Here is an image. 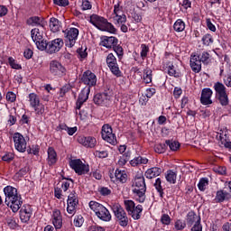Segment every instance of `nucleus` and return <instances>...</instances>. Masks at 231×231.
<instances>
[{
  "label": "nucleus",
  "mask_w": 231,
  "mask_h": 231,
  "mask_svg": "<svg viewBox=\"0 0 231 231\" xmlns=\"http://www.w3.org/2000/svg\"><path fill=\"white\" fill-rule=\"evenodd\" d=\"M4 194L7 207H10L13 212H18L19 208L23 207V198L17 192V189L12 186H6L4 188Z\"/></svg>",
  "instance_id": "1"
},
{
  "label": "nucleus",
  "mask_w": 231,
  "mask_h": 231,
  "mask_svg": "<svg viewBox=\"0 0 231 231\" xmlns=\"http://www.w3.org/2000/svg\"><path fill=\"white\" fill-rule=\"evenodd\" d=\"M132 188L134 199L139 203H143V201H145V192L147 191L145 177H143V174L140 173L135 176Z\"/></svg>",
  "instance_id": "2"
},
{
  "label": "nucleus",
  "mask_w": 231,
  "mask_h": 231,
  "mask_svg": "<svg viewBox=\"0 0 231 231\" xmlns=\"http://www.w3.org/2000/svg\"><path fill=\"white\" fill-rule=\"evenodd\" d=\"M89 23L93 24L97 30L101 32H108V33H116V28L113 23H109L104 16L98 14H92L89 17Z\"/></svg>",
  "instance_id": "3"
},
{
  "label": "nucleus",
  "mask_w": 231,
  "mask_h": 231,
  "mask_svg": "<svg viewBox=\"0 0 231 231\" xmlns=\"http://www.w3.org/2000/svg\"><path fill=\"white\" fill-rule=\"evenodd\" d=\"M112 212L116 217V223L120 225L123 228H125L129 225L131 218L127 216L125 209L119 203H113L111 206Z\"/></svg>",
  "instance_id": "4"
},
{
  "label": "nucleus",
  "mask_w": 231,
  "mask_h": 231,
  "mask_svg": "<svg viewBox=\"0 0 231 231\" xmlns=\"http://www.w3.org/2000/svg\"><path fill=\"white\" fill-rule=\"evenodd\" d=\"M88 206L89 208L92 209V211L95 213L97 217H98V219H100L101 221H105L106 223L111 221V212H109V210L106 207H104V205L97 201L91 200Z\"/></svg>",
  "instance_id": "5"
},
{
  "label": "nucleus",
  "mask_w": 231,
  "mask_h": 231,
  "mask_svg": "<svg viewBox=\"0 0 231 231\" xmlns=\"http://www.w3.org/2000/svg\"><path fill=\"white\" fill-rule=\"evenodd\" d=\"M29 106L33 109L35 115H38L39 116L44 115L46 112V108L44 106V104L41 102V97H39V95L36 93H30L27 97Z\"/></svg>",
  "instance_id": "6"
},
{
  "label": "nucleus",
  "mask_w": 231,
  "mask_h": 231,
  "mask_svg": "<svg viewBox=\"0 0 231 231\" xmlns=\"http://www.w3.org/2000/svg\"><path fill=\"white\" fill-rule=\"evenodd\" d=\"M69 165L78 176H85L89 173V164L80 159H70Z\"/></svg>",
  "instance_id": "7"
},
{
  "label": "nucleus",
  "mask_w": 231,
  "mask_h": 231,
  "mask_svg": "<svg viewBox=\"0 0 231 231\" xmlns=\"http://www.w3.org/2000/svg\"><path fill=\"white\" fill-rule=\"evenodd\" d=\"M216 93L217 99L223 106H228L230 100L228 99V94L226 93V87L219 81L216 82L213 86Z\"/></svg>",
  "instance_id": "8"
},
{
  "label": "nucleus",
  "mask_w": 231,
  "mask_h": 231,
  "mask_svg": "<svg viewBox=\"0 0 231 231\" xmlns=\"http://www.w3.org/2000/svg\"><path fill=\"white\" fill-rule=\"evenodd\" d=\"M110 19L113 20L114 24H124V23H127V16L124 12V7L120 5V3H117L114 5V11L110 15Z\"/></svg>",
  "instance_id": "9"
},
{
  "label": "nucleus",
  "mask_w": 231,
  "mask_h": 231,
  "mask_svg": "<svg viewBox=\"0 0 231 231\" xmlns=\"http://www.w3.org/2000/svg\"><path fill=\"white\" fill-rule=\"evenodd\" d=\"M49 71L53 77H64L67 70L60 61L52 60L49 63Z\"/></svg>",
  "instance_id": "10"
},
{
  "label": "nucleus",
  "mask_w": 231,
  "mask_h": 231,
  "mask_svg": "<svg viewBox=\"0 0 231 231\" xmlns=\"http://www.w3.org/2000/svg\"><path fill=\"white\" fill-rule=\"evenodd\" d=\"M13 142L14 145V149L18 151V152H26V149L28 147V142L23 134L14 133L13 134Z\"/></svg>",
  "instance_id": "11"
},
{
  "label": "nucleus",
  "mask_w": 231,
  "mask_h": 231,
  "mask_svg": "<svg viewBox=\"0 0 231 231\" xmlns=\"http://www.w3.org/2000/svg\"><path fill=\"white\" fill-rule=\"evenodd\" d=\"M77 207H79V195L75 191H71L68 196L67 212L70 216L77 214Z\"/></svg>",
  "instance_id": "12"
},
{
  "label": "nucleus",
  "mask_w": 231,
  "mask_h": 231,
  "mask_svg": "<svg viewBox=\"0 0 231 231\" xmlns=\"http://www.w3.org/2000/svg\"><path fill=\"white\" fill-rule=\"evenodd\" d=\"M106 66L109 68L111 73L115 75V77H122V71L120 70V67H118V61L113 53H109L107 55Z\"/></svg>",
  "instance_id": "13"
},
{
  "label": "nucleus",
  "mask_w": 231,
  "mask_h": 231,
  "mask_svg": "<svg viewBox=\"0 0 231 231\" xmlns=\"http://www.w3.org/2000/svg\"><path fill=\"white\" fill-rule=\"evenodd\" d=\"M101 136L111 145H116V135L113 134V128L109 125H104L101 130Z\"/></svg>",
  "instance_id": "14"
},
{
  "label": "nucleus",
  "mask_w": 231,
  "mask_h": 231,
  "mask_svg": "<svg viewBox=\"0 0 231 231\" xmlns=\"http://www.w3.org/2000/svg\"><path fill=\"white\" fill-rule=\"evenodd\" d=\"M63 33L65 35V39L68 41L69 48H73L77 42V39H79V29L70 27L63 31Z\"/></svg>",
  "instance_id": "15"
},
{
  "label": "nucleus",
  "mask_w": 231,
  "mask_h": 231,
  "mask_svg": "<svg viewBox=\"0 0 231 231\" xmlns=\"http://www.w3.org/2000/svg\"><path fill=\"white\" fill-rule=\"evenodd\" d=\"M62 213L60 211V209H53L51 215V223L53 225L56 230H60V228H62Z\"/></svg>",
  "instance_id": "16"
},
{
  "label": "nucleus",
  "mask_w": 231,
  "mask_h": 231,
  "mask_svg": "<svg viewBox=\"0 0 231 231\" xmlns=\"http://www.w3.org/2000/svg\"><path fill=\"white\" fill-rule=\"evenodd\" d=\"M81 81L86 86H88L89 89H91V88L97 86V75H95L91 70H87L83 73Z\"/></svg>",
  "instance_id": "17"
},
{
  "label": "nucleus",
  "mask_w": 231,
  "mask_h": 231,
  "mask_svg": "<svg viewBox=\"0 0 231 231\" xmlns=\"http://www.w3.org/2000/svg\"><path fill=\"white\" fill-rule=\"evenodd\" d=\"M212 95H214L212 88H203L200 94V104H202V106H212V104H214V101H212Z\"/></svg>",
  "instance_id": "18"
},
{
  "label": "nucleus",
  "mask_w": 231,
  "mask_h": 231,
  "mask_svg": "<svg viewBox=\"0 0 231 231\" xmlns=\"http://www.w3.org/2000/svg\"><path fill=\"white\" fill-rule=\"evenodd\" d=\"M62 46H64V41H62V39L57 38L55 40H52L49 42L47 47V53H57V51H60Z\"/></svg>",
  "instance_id": "19"
},
{
  "label": "nucleus",
  "mask_w": 231,
  "mask_h": 231,
  "mask_svg": "<svg viewBox=\"0 0 231 231\" xmlns=\"http://www.w3.org/2000/svg\"><path fill=\"white\" fill-rule=\"evenodd\" d=\"M189 66L193 73H199V71H201V60L199 54L191 53Z\"/></svg>",
  "instance_id": "20"
},
{
  "label": "nucleus",
  "mask_w": 231,
  "mask_h": 231,
  "mask_svg": "<svg viewBox=\"0 0 231 231\" xmlns=\"http://www.w3.org/2000/svg\"><path fill=\"white\" fill-rule=\"evenodd\" d=\"M78 142L80 143V145H83V147L93 149L95 145H97V139L93 136H84L80 135L78 137Z\"/></svg>",
  "instance_id": "21"
},
{
  "label": "nucleus",
  "mask_w": 231,
  "mask_h": 231,
  "mask_svg": "<svg viewBox=\"0 0 231 231\" xmlns=\"http://www.w3.org/2000/svg\"><path fill=\"white\" fill-rule=\"evenodd\" d=\"M32 206L30 205H23L20 210V219L22 223H28L30 221L32 215Z\"/></svg>",
  "instance_id": "22"
},
{
  "label": "nucleus",
  "mask_w": 231,
  "mask_h": 231,
  "mask_svg": "<svg viewBox=\"0 0 231 231\" xmlns=\"http://www.w3.org/2000/svg\"><path fill=\"white\" fill-rule=\"evenodd\" d=\"M94 102L97 106H105L106 107H107V106L111 104V97L106 93L97 94L94 97Z\"/></svg>",
  "instance_id": "23"
},
{
  "label": "nucleus",
  "mask_w": 231,
  "mask_h": 231,
  "mask_svg": "<svg viewBox=\"0 0 231 231\" xmlns=\"http://www.w3.org/2000/svg\"><path fill=\"white\" fill-rule=\"evenodd\" d=\"M118 44V39L115 36H104L101 38L100 46H104V48H107L108 50L111 48H115Z\"/></svg>",
  "instance_id": "24"
},
{
  "label": "nucleus",
  "mask_w": 231,
  "mask_h": 231,
  "mask_svg": "<svg viewBox=\"0 0 231 231\" xmlns=\"http://www.w3.org/2000/svg\"><path fill=\"white\" fill-rule=\"evenodd\" d=\"M167 73L170 77H174V79H180L182 77L181 70L180 69H177L174 64L168 62L166 65Z\"/></svg>",
  "instance_id": "25"
},
{
  "label": "nucleus",
  "mask_w": 231,
  "mask_h": 231,
  "mask_svg": "<svg viewBox=\"0 0 231 231\" xmlns=\"http://www.w3.org/2000/svg\"><path fill=\"white\" fill-rule=\"evenodd\" d=\"M231 199V195L223 189H219L216 193L215 203H223L224 201H228Z\"/></svg>",
  "instance_id": "26"
},
{
  "label": "nucleus",
  "mask_w": 231,
  "mask_h": 231,
  "mask_svg": "<svg viewBox=\"0 0 231 231\" xmlns=\"http://www.w3.org/2000/svg\"><path fill=\"white\" fill-rule=\"evenodd\" d=\"M162 172H163V170H162V168L152 167V168L148 169L145 171L144 176L148 180H152V178H157V176H160V174H162Z\"/></svg>",
  "instance_id": "27"
},
{
  "label": "nucleus",
  "mask_w": 231,
  "mask_h": 231,
  "mask_svg": "<svg viewBox=\"0 0 231 231\" xmlns=\"http://www.w3.org/2000/svg\"><path fill=\"white\" fill-rule=\"evenodd\" d=\"M48 158L47 162L48 165H55L57 163V160L59 158L57 157V152L53 147H49L47 151Z\"/></svg>",
  "instance_id": "28"
},
{
  "label": "nucleus",
  "mask_w": 231,
  "mask_h": 231,
  "mask_svg": "<svg viewBox=\"0 0 231 231\" xmlns=\"http://www.w3.org/2000/svg\"><path fill=\"white\" fill-rule=\"evenodd\" d=\"M142 212H143V207L137 205L128 213V216L136 221L142 217Z\"/></svg>",
  "instance_id": "29"
},
{
  "label": "nucleus",
  "mask_w": 231,
  "mask_h": 231,
  "mask_svg": "<svg viewBox=\"0 0 231 231\" xmlns=\"http://www.w3.org/2000/svg\"><path fill=\"white\" fill-rule=\"evenodd\" d=\"M149 163V159L142 156H138L130 161V165L132 167H138V165H147Z\"/></svg>",
  "instance_id": "30"
},
{
  "label": "nucleus",
  "mask_w": 231,
  "mask_h": 231,
  "mask_svg": "<svg viewBox=\"0 0 231 231\" xmlns=\"http://www.w3.org/2000/svg\"><path fill=\"white\" fill-rule=\"evenodd\" d=\"M143 82H144V84L152 83V69H151L150 68H146L143 69Z\"/></svg>",
  "instance_id": "31"
},
{
  "label": "nucleus",
  "mask_w": 231,
  "mask_h": 231,
  "mask_svg": "<svg viewBox=\"0 0 231 231\" xmlns=\"http://www.w3.org/2000/svg\"><path fill=\"white\" fill-rule=\"evenodd\" d=\"M115 176L116 181H118L119 183H125V181H127V173L125 171L117 169L116 170Z\"/></svg>",
  "instance_id": "32"
},
{
  "label": "nucleus",
  "mask_w": 231,
  "mask_h": 231,
  "mask_svg": "<svg viewBox=\"0 0 231 231\" xmlns=\"http://www.w3.org/2000/svg\"><path fill=\"white\" fill-rule=\"evenodd\" d=\"M49 26H50L51 32H53V33H57V32H60V22L57 18H51Z\"/></svg>",
  "instance_id": "33"
},
{
  "label": "nucleus",
  "mask_w": 231,
  "mask_h": 231,
  "mask_svg": "<svg viewBox=\"0 0 231 231\" xmlns=\"http://www.w3.org/2000/svg\"><path fill=\"white\" fill-rule=\"evenodd\" d=\"M217 138L219 139L221 145L231 152V142L226 140V134H217Z\"/></svg>",
  "instance_id": "34"
},
{
  "label": "nucleus",
  "mask_w": 231,
  "mask_h": 231,
  "mask_svg": "<svg viewBox=\"0 0 231 231\" xmlns=\"http://www.w3.org/2000/svg\"><path fill=\"white\" fill-rule=\"evenodd\" d=\"M31 36L33 42H37L38 41H42L43 32L39 28H34L31 31Z\"/></svg>",
  "instance_id": "35"
},
{
  "label": "nucleus",
  "mask_w": 231,
  "mask_h": 231,
  "mask_svg": "<svg viewBox=\"0 0 231 231\" xmlns=\"http://www.w3.org/2000/svg\"><path fill=\"white\" fill-rule=\"evenodd\" d=\"M165 178L168 183H171L172 185H174L178 178V173H176V171L172 170H168L165 173Z\"/></svg>",
  "instance_id": "36"
},
{
  "label": "nucleus",
  "mask_w": 231,
  "mask_h": 231,
  "mask_svg": "<svg viewBox=\"0 0 231 231\" xmlns=\"http://www.w3.org/2000/svg\"><path fill=\"white\" fill-rule=\"evenodd\" d=\"M198 219H201L198 217V215H196V212L194 211H189L188 214H187V217H186V221H187V224L189 226H192V225H194V223H197L198 222Z\"/></svg>",
  "instance_id": "37"
},
{
  "label": "nucleus",
  "mask_w": 231,
  "mask_h": 231,
  "mask_svg": "<svg viewBox=\"0 0 231 231\" xmlns=\"http://www.w3.org/2000/svg\"><path fill=\"white\" fill-rule=\"evenodd\" d=\"M89 93H91V88H89V87L83 88L79 93L78 99L87 102L88 98H89Z\"/></svg>",
  "instance_id": "38"
},
{
  "label": "nucleus",
  "mask_w": 231,
  "mask_h": 231,
  "mask_svg": "<svg viewBox=\"0 0 231 231\" xmlns=\"http://www.w3.org/2000/svg\"><path fill=\"white\" fill-rule=\"evenodd\" d=\"M173 30L178 33L183 32L185 30V22L181 19H178L173 24Z\"/></svg>",
  "instance_id": "39"
},
{
  "label": "nucleus",
  "mask_w": 231,
  "mask_h": 231,
  "mask_svg": "<svg viewBox=\"0 0 231 231\" xmlns=\"http://www.w3.org/2000/svg\"><path fill=\"white\" fill-rule=\"evenodd\" d=\"M79 8H80V10H82V12L91 10V8H93V1L92 0H81Z\"/></svg>",
  "instance_id": "40"
},
{
  "label": "nucleus",
  "mask_w": 231,
  "mask_h": 231,
  "mask_svg": "<svg viewBox=\"0 0 231 231\" xmlns=\"http://www.w3.org/2000/svg\"><path fill=\"white\" fill-rule=\"evenodd\" d=\"M7 62L12 69H23V66H21L14 57H9L7 59Z\"/></svg>",
  "instance_id": "41"
},
{
  "label": "nucleus",
  "mask_w": 231,
  "mask_h": 231,
  "mask_svg": "<svg viewBox=\"0 0 231 231\" xmlns=\"http://www.w3.org/2000/svg\"><path fill=\"white\" fill-rule=\"evenodd\" d=\"M208 187V178H201L198 183V189L201 192H205L207 188Z\"/></svg>",
  "instance_id": "42"
},
{
  "label": "nucleus",
  "mask_w": 231,
  "mask_h": 231,
  "mask_svg": "<svg viewBox=\"0 0 231 231\" xmlns=\"http://www.w3.org/2000/svg\"><path fill=\"white\" fill-rule=\"evenodd\" d=\"M186 227H187V222H185V220L183 219H177L174 222V228L177 231L185 230Z\"/></svg>",
  "instance_id": "43"
},
{
  "label": "nucleus",
  "mask_w": 231,
  "mask_h": 231,
  "mask_svg": "<svg viewBox=\"0 0 231 231\" xmlns=\"http://www.w3.org/2000/svg\"><path fill=\"white\" fill-rule=\"evenodd\" d=\"M38 50H40L41 51H47L48 52V44L49 42L43 39H42L41 41L38 42H34Z\"/></svg>",
  "instance_id": "44"
},
{
  "label": "nucleus",
  "mask_w": 231,
  "mask_h": 231,
  "mask_svg": "<svg viewBox=\"0 0 231 231\" xmlns=\"http://www.w3.org/2000/svg\"><path fill=\"white\" fill-rule=\"evenodd\" d=\"M154 187H155L157 192H159L160 198H163L164 192H163V186H162V179L161 178H157L155 180Z\"/></svg>",
  "instance_id": "45"
},
{
  "label": "nucleus",
  "mask_w": 231,
  "mask_h": 231,
  "mask_svg": "<svg viewBox=\"0 0 231 231\" xmlns=\"http://www.w3.org/2000/svg\"><path fill=\"white\" fill-rule=\"evenodd\" d=\"M41 23H42V20L38 16H32L27 20V24H30L31 26H39L41 25Z\"/></svg>",
  "instance_id": "46"
},
{
  "label": "nucleus",
  "mask_w": 231,
  "mask_h": 231,
  "mask_svg": "<svg viewBox=\"0 0 231 231\" xmlns=\"http://www.w3.org/2000/svg\"><path fill=\"white\" fill-rule=\"evenodd\" d=\"M124 205L127 214H129L136 207V204H134V201L130 199L124 200Z\"/></svg>",
  "instance_id": "47"
},
{
  "label": "nucleus",
  "mask_w": 231,
  "mask_h": 231,
  "mask_svg": "<svg viewBox=\"0 0 231 231\" xmlns=\"http://www.w3.org/2000/svg\"><path fill=\"white\" fill-rule=\"evenodd\" d=\"M141 58L143 59V60H145V59H147V55H149V46H147L146 44H141Z\"/></svg>",
  "instance_id": "48"
},
{
  "label": "nucleus",
  "mask_w": 231,
  "mask_h": 231,
  "mask_svg": "<svg viewBox=\"0 0 231 231\" xmlns=\"http://www.w3.org/2000/svg\"><path fill=\"white\" fill-rule=\"evenodd\" d=\"M165 143H166V145L169 146L171 151H178V149H180V143H178L176 141L168 140L165 142Z\"/></svg>",
  "instance_id": "49"
},
{
  "label": "nucleus",
  "mask_w": 231,
  "mask_h": 231,
  "mask_svg": "<svg viewBox=\"0 0 231 231\" xmlns=\"http://www.w3.org/2000/svg\"><path fill=\"white\" fill-rule=\"evenodd\" d=\"M74 226H76L78 228H80L84 225V217L82 215H78L74 217L73 220Z\"/></svg>",
  "instance_id": "50"
},
{
  "label": "nucleus",
  "mask_w": 231,
  "mask_h": 231,
  "mask_svg": "<svg viewBox=\"0 0 231 231\" xmlns=\"http://www.w3.org/2000/svg\"><path fill=\"white\" fill-rule=\"evenodd\" d=\"M171 221H172V219L171 218V216H169V214L164 213L161 216L162 225H165L166 226H169V225H171Z\"/></svg>",
  "instance_id": "51"
},
{
  "label": "nucleus",
  "mask_w": 231,
  "mask_h": 231,
  "mask_svg": "<svg viewBox=\"0 0 231 231\" xmlns=\"http://www.w3.org/2000/svg\"><path fill=\"white\" fill-rule=\"evenodd\" d=\"M54 196L55 198H57V199H63L64 198H66V195H64L63 189L59 187H56L54 189Z\"/></svg>",
  "instance_id": "52"
},
{
  "label": "nucleus",
  "mask_w": 231,
  "mask_h": 231,
  "mask_svg": "<svg viewBox=\"0 0 231 231\" xmlns=\"http://www.w3.org/2000/svg\"><path fill=\"white\" fill-rule=\"evenodd\" d=\"M78 57L79 60H84L86 57H88V48H83L81 47L80 49L78 50Z\"/></svg>",
  "instance_id": "53"
},
{
  "label": "nucleus",
  "mask_w": 231,
  "mask_h": 231,
  "mask_svg": "<svg viewBox=\"0 0 231 231\" xmlns=\"http://www.w3.org/2000/svg\"><path fill=\"white\" fill-rule=\"evenodd\" d=\"M202 42L205 46H210L214 42V39L212 38V35L206 34L202 37Z\"/></svg>",
  "instance_id": "54"
},
{
  "label": "nucleus",
  "mask_w": 231,
  "mask_h": 231,
  "mask_svg": "<svg viewBox=\"0 0 231 231\" xmlns=\"http://www.w3.org/2000/svg\"><path fill=\"white\" fill-rule=\"evenodd\" d=\"M200 60L204 64H209L210 63V53H208V51L202 52V54L200 55Z\"/></svg>",
  "instance_id": "55"
},
{
  "label": "nucleus",
  "mask_w": 231,
  "mask_h": 231,
  "mask_svg": "<svg viewBox=\"0 0 231 231\" xmlns=\"http://www.w3.org/2000/svg\"><path fill=\"white\" fill-rule=\"evenodd\" d=\"M5 98L7 102L14 103L15 102V100H17V96L15 95V93L9 91L6 93Z\"/></svg>",
  "instance_id": "56"
},
{
  "label": "nucleus",
  "mask_w": 231,
  "mask_h": 231,
  "mask_svg": "<svg viewBox=\"0 0 231 231\" xmlns=\"http://www.w3.org/2000/svg\"><path fill=\"white\" fill-rule=\"evenodd\" d=\"M127 162H129V157L127 155H122L118 159L117 165H119V167H124Z\"/></svg>",
  "instance_id": "57"
},
{
  "label": "nucleus",
  "mask_w": 231,
  "mask_h": 231,
  "mask_svg": "<svg viewBox=\"0 0 231 231\" xmlns=\"http://www.w3.org/2000/svg\"><path fill=\"white\" fill-rule=\"evenodd\" d=\"M114 51L116 53L118 59H122V57H124V49L122 46H114Z\"/></svg>",
  "instance_id": "58"
},
{
  "label": "nucleus",
  "mask_w": 231,
  "mask_h": 231,
  "mask_svg": "<svg viewBox=\"0 0 231 231\" xmlns=\"http://www.w3.org/2000/svg\"><path fill=\"white\" fill-rule=\"evenodd\" d=\"M191 231H203V226H201V219L197 220V222L191 227Z\"/></svg>",
  "instance_id": "59"
},
{
  "label": "nucleus",
  "mask_w": 231,
  "mask_h": 231,
  "mask_svg": "<svg viewBox=\"0 0 231 231\" xmlns=\"http://www.w3.org/2000/svg\"><path fill=\"white\" fill-rule=\"evenodd\" d=\"M54 5L57 6H69V0H53Z\"/></svg>",
  "instance_id": "60"
},
{
  "label": "nucleus",
  "mask_w": 231,
  "mask_h": 231,
  "mask_svg": "<svg viewBox=\"0 0 231 231\" xmlns=\"http://www.w3.org/2000/svg\"><path fill=\"white\" fill-rule=\"evenodd\" d=\"M71 185V180H63L61 182V189H63V192H68L69 190V186Z\"/></svg>",
  "instance_id": "61"
},
{
  "label": "nucleus",
  "mask_w": 231,
  "mask_h": 231,
  "mask_svg": "<svg viewBox=\"0 0 231 231\" xmlns=\"http://www.w3.org/2000/svg\"><path fill=\"white\" fill-rule=\"evenodd\" d=\"M223 82L226 88H231V74H227L224 77Z\"/></svg>",
  "instance_id": "62"
},
{
  "label": "nucleus",
  "mask_w": 231,
  "mask_h": 231,
  "mask_svg": "<svg viewBox=\"0 0 231 231\" xmlns=\"http://www.w3.org/2000/svg\"><path fill=\"white\" fill-rule=\"evenodd\" d=\"M95 154L97 158H107L109 156L107 151H96Z\"/></svg>",
  "instance_id": "63"
},
{
  "label": "nucleus",
  "mask_w": 231,
  "mask_h": 231,
  "mask_svg": "<svg viewBox=\"0 0 231 231\" xmlns=\"http://www.w3.org/2000/svg\"><path fill=\"white\" fill-rule=\"evenodd\" d=\"M88 231H106V228L98 225H92L88 227Z\"/></svg>",
  "instance_id": "64"
}]
</instances>
